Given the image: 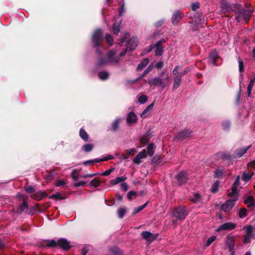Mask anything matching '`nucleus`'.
I'll return each instance as SVG.
<instances>
[{"instance_id":"nucleus-45","label":"nucleus","mask_w":255,"mask_h":255,"mask_svg":"<svg viewBox=\"0 0 255 255\" xmlns=\"http://www.w3.org/2000/svg\"><path fill=\"white\" fill-rule=\"evenodd\" d=\"M113 29V32L115 34L118 33L120 30V23H119L118 24L116 23L114 24Z\"/></svg>"},{"instance_id":"nucleus-2","label":"nucleus","mask_w":255,"mask_h":255,"mask_svg":"<svg viewBox=\"0 0 255 255\" xmlns=\"http://www.w3.org/2000/svg\"><path fill=\"white\" fill-rule=\"evenodd\" d=\"M239 185V175L237 176L235 183L231 188V191L229 192L228 195L233 197L234 199H230L225 202L222 205V209L224 212L230 211L235 204V201L238 199V187Z\"/></svg>"},{"instance_id":"nucleus-22","label":"nucleus","mask_w":255,"mask_h":255,"mask_svg":"<svg viewBox=\"0 0 255 255\" xmlns=\"http://www.w3.org/2000/svg\"><path fill=\"white\" fill-rule=\"evenodd\" d=\"M190 200L195 203H198L202 202L201 196L198 193H194L193 196L190 197Z\"/></svg>"},{"instance_id":"nucleus-17","label":"nucleus","mask_w":255,"mask_h":255,"mask_svg":"<svg viewBox=\"0 0 255 255\" xmlns=\"http://www.w3.org/2000/svg\"><path fill=\"white\" fill-rule=\"evenodd\" d=\"M141 236L143 238L149 242L152 241L155 238L153 234L147 231L143 232Z\"/></svg>"},{"instance_id":"nucleus-10","label":"nucleus","mask_w":255,"mask_h":255,"mask_svg":"<svg viewBox=\"0 0 255 255\" xmlns=\"http://www.w3.org/2000/svg\"><path fill=\"white\" fill-rule=\"evenodd\" d=\"M219 59L218 54L215 51L212 52L209 55V59L213 65H218L219 63L218 62Z\"/></svg>"},{"instance_id":"nucleus-54","label":"nucleus","mask_w":255,"mask_h":255,"mask_svg":"<svg viewBox=\"0 0 255 255\" xmlns=\"http://www.w3.org/2000/svg\"><path fill=\"white\" fill-rule=\"evenodd\" d=\"M114 168H111L110 169L107 170L106 171H105L103 173H102V175L103 176H108L112 172H113L114 171Z\"/></svg>"},{"instance_id":"nucleus-16","label":"nucleus","mask_w":255,"mask_h":255,"mask_svg":"<svg viewBox=\"0 0 255 255\" xmlns=\"http://www.w3.org/2000/svg\"><path fill=\"white\" fill-rule=\"evenodd\" d=\"M241 13L245 22H247L250 19V17L252 13V11L251 9H243L242 11H241L240 9V14Z\"/></svg>"},{"instance_id":"nucleus-41","label":"nucleus","mask_w":255,"mask_h":255,"mask_svg":"<svg viewBox=\"0 0 255 255\" xmlns=\"http://www.w3.org/2000/svg\"><path fill=\"white\" fill-rule=\"evenodd\" d=\"M147 153L149 156H152L153 154L154 150L153 144L150 143L147 146Z\"/></svg>"},{"instance_id":"nucleus-32","label":"nucleus","mask_w":255,"mask_h":255,"mask_svg":"<svg viewBox=\"0 0 255 255\" xmlns=\"http://www.w3.org/2000/svg\"><path fill=\"white\" fill-rule=\"evenodd\" d=\"M226 243L228 246L230 251H231L234 247V240L232 237H228L226 241Z\"/></svg>"},{"instance_id":"nucleus-56","label":"nucleus","mask_w":255,"mask_h":255,"mask_svg":"<svg viewBox=\"0 0 255 255\" xmlns=\"http://www.w3.org/2000/svg\"><path fill=\"white\" fill-rule=\"evenodd\" d=\"M65 184V183L63 180H58L57 181V182L56 183V185L58 187H59L61 186H63Z\"/></svg>"},{"instance_id":"nucleus-5","label":"nucleus","mask_w":255,"mask_h":255,"mask_svg":"<svg viewBox=\"0 0 255 255\" xmlns=\"http://www.w3.org/2000/svg\"><path fill=\"white\" fill-rule=\"evenodd\" d=\"M253 227L249 226L246 228V233L244 236V243L248 244L250 243L251 239H255V235L253 233Z\"/></svg>"},{"instance_id":"nucleus-24","label":"nucleus","mask_w":255,"mask_h":255,"mask_svg":"<svg viewBox=\"0 0 255 255\" xmlns=\"http://www.w3.org/2000/svg\"><path fill=\"white\" fill-rule=\"evenodd\" d=\"M126 152L127 153V154H123L122 156L124 159H127L129 155H134L136 152V150L135 148H130L127 149L126 150Z\"/></svg>"},{"instance_id":"nucleus-14","label":"nucleus","mask_w":255,"mask_h":255,"mask_svg":"<svg viewBox=\"0 0 255 255\" xmlns=\"http://www.w3.org/2000/svg\"><path fill=\"white\" fill-rule=\"evenodd\" d=\"M176 178L180 184L185 182L187 179V173L184 171L181 172L177 175Z\"/></svg>"},{"instance_id":"nucleus-9","label":"nucleus","mask_w":255,"mask_h":255,"mask_svg":"<svg viewBox=\"0 0 255 255\" xmlns=\"http://www.w3.org/2000/svg\"><path fill=\"white\" fill-rule=\"evenodd\" d=\"M239 153L236 154H230L227 153L220 152L218 153L217 156L219 158H221L223 160H231L233 158H237L238 157Z\"/></svg>"},{"instance_id":"nucleus-40","label":"nucleus","mask_w":255,"mask_h":255,"mask_svg":"<svg viewBox=\"0 0 255 255\" xmlns=\"http://www.w3.org/2000/svg\"><path fill=\"white\" fill-rule=\"evenodd\" d=\"M117 212L119 217L120 218H122L125 216L126 210L125 208H120L118 210Z\"/></svg>"},{"instance_id":"nucleus-60","label":"nucleus","mask_w":255,"mask_h":255,"mask_svg":"<svg viewBox=\"0 0 255 255\" xmlns=\"http://www.w3.org/2000/svg\"><path fill=\"white\" fill-rule=\"evenodd\" d=\"M248 168L251 169H255V160L250 162L248 164Z\"/></svg>"},{"instance_id":"nucleus-47","label":"nucleus","mask_w":255,"mask_h":255,"mask_svg":"<svg viewBox=\"0 0 255 255\" xmlns=\"http://www.w3.org/2000/svg\"><path fill=\"white\" fill-rule=\"evenodd\" d=\"M106 40L107 42L109 44V45L111 46L113 44V38L112 36L109 34H107L106 35Z\"/></svg>"},{"instance_id":"nucleus-8","label":"nucleus","mask_w":255,"mask_h":255,"mask_svg":"<svg viewBox=\"0 0 255 255\" xmlns=\"http://www.w3.org/2000/svg\"><path fill=\"white\" fill-rule=\"evenodd\" d=\"M58 246L64 250H69L70 249L69 242L65 238H61L57 242Z\"/></svg>"},{"instance_id":"nucleus-42","label":"nucleus","mask_w":255,"mask_h":255,"mask_svg":"<svg viewBox=\"0 0 255 255\" xmlns=\"http://www.w3.org/2000/svg\"><path fill=\"white\" fill-rule=\"evenodd\" d=\"M147 204V202L145 203L144 205L141 206H139L137 208H135L133 210V214H136L137 213H138V212H139L140 211H141V210H142L146 206Z\"/></svg>"},{"instance_id":"nucleus-43","label":"nucleus","mask_w":255,"mask_h":255,"mask_svg":"<svg viewBox=\"0 0 255 255\" xmlns=\"http://www.w3.org/2000/svg\"><path fill=\"white\" fill-rule=\"evenodd\" d=\"M93 145L91 144H86L83 146V150L86 152H89L92 150Z\"/></svg>"},{"instance_id":"nucleus-58","label":"nucleus","mask_w":255,"mask_h":255,"mask_svg":"<svg viewBox=\"0 0 255 255\" xmlns=\"http://www.w3.org/2000/svg\"><path fill=\"white\" fill-rule=\"evenodd\" d=\"M25 190L27 193H33L34 191V188L31 186H29L27 187L25 189Z\"/></svg>"},{"instance_id":"nucleus-31","label":"nucleus","mask_w":255,"mask_h":255,"mask_svg":"<svg viewBox=\"0 0 255 255\" xmlns=\"http://www.w3.org/2000/svg\"><path fill=\"white\" fill-rule=\"evenodd\" d=\"M223 175V169H222V168H218L215 171L214 176L215 178H220Z\"/></svg>"},{"instance_id":"nucleus-28","label":"nucleus","mask_w":255,"mask_h":255,"mask_svg":"<svg viewBox=\"0 0 255 255\" xmlns=\"http://www.w3.org/2000/svg\"><path fill=\"white\" fill-rule=\"evenodd\" d=\"M255 82V78H253L251 80L250 84L248 86L247 92H248V95L249 97L250 96V95H251V92H252V88L254 85Z\"/></svg>"},{"instance_id":"nucleus-13","label":"nucleus","mask_w":255,"mask_h":255,"mask_svg":"<svg viewBox=\"0 0 255 255\" xmlns=\"http://www.w3.org/2000/svg\"><path fill=\"white\" fill-rule=\"evenodd\" d=\"M191 133V131L188 129L184 130L179 132L175 138L179 140H183L188 137L190 135Z\"/></svg>"},{"instance_id":"nucleus-44","label":"nucleus","mask_w":255,"mask_h":255,"mask_svg":"<svg viewBox=\"0 0 255 255\" xmlns=\"http://www.w3.org/2000/svg\"><path fill=\"white\" fill-rule=\"evenodd\" d=\"M219 186V181H216L214 183V184L212 185V187L211 189V191L213 193H215L217 191L218 188Z\"/></svg>"},{"instance_id":"nucleus-19","label":"nucleus","mask_w":255,"mask_h":255,"mask_svg":"<svg viewBox=\"0 0 255 255\" xmlns=\"http://www.w3.org/2000/svg\"><path fill=\"white\" fill-rule=\"evenodd\" d=\"M153 103L150 104L147 108H146L143 112L141 114L140 117L142 118H145L150 113V110L153 108Z\"/></svg>"},{"instance_id":"nucleus-50","label":"nucleus","mask_w":255,"mask_h":255,"mask_svg":"<svg viewBox=\"0 0 255 255\" xmlns=\"http://www.w3.org/2000/svg\"><path fill=\"white\" fill-rule=\"evenodd\" d=\"M250 145L247 147H242L240 149V157L243 156L247 152V150L250 147Z\"/></svg>"},{"instance_id":"nucleus-4","label":"nucleus","mask_w":255,"mask_h":255,"mask_svg":"<svg viewBox=\"0 0 255 255\" xmlns=\"http://www.w3.org/2000/svg\"><path fill=\"white\" fill-rule=\"evenodd\" d=\"M172 214L174 217L181 220L184 219L187 215L185 208L183 207L175 208L173 210Z\"/></svg>"},{"instance_id":"nucleus-49","label":"nucleus","mask_w":255,"mask_h":255,"mask_svg":"<svg viewBox=\"0 0 255 255\" xmlns=\"http://www.w3.org/2000/svg\"><path fill=\"white\" fill-rule=\"evenodd\" d=\"M223 128L224 130H228L230 127V123L229 121H225L222 123Z\"/></svg>"},{"instance_id":"nucleus-25","label":"nucleus","mask_w":255,"mask_h":255,"mask_svg":"<svg viewBox=\"0 0 255 255\" xmlns=\"http://www.w3.org/2000/svg\"><path fill=\"white\" fill-rule=\"evenodd\" d=\"M149 63V59L148 58L144 59L142 62L138 64L137 67V70L138 71L142 70Z\"/></svg>"},{"instance_id":"nucleus-35","label":"nucleus","mask_w":255,"mask_h":255,"mask_svg":"<svg viewBox=\"0 0 255 255\" xmlns=\"http://www.w3.org/2000/svg\"><path fill=\"white\" fill-rule=\"evenodd\" d=\"M46 196V193L44 192L39 191L35 195L34 198L38 200H40L43 197Z\"/></svg>"},{"instance_id":"nucleus-21","label":"nucleus","mask_w":255,"mask_h":255,"mask_svg":"<svg viewBox=\"0 0 255 255\" xmlns=\"http://www.w3.org/2000/svg\"><path fill=\"white\" fill-rule=\"evenodd\" d=\"M137 117L136 115L132 112L129 113L127 117V122L129 124L134 123L136 122Z\"/></svg>"},{"instance_id":"nucleus-18","label":"nucleus","mask_w":255,"mask_h":255,"mask_svg":"<svg viewBox=\"0 0 255 255\" xmlns=\"http://www.w3.org/2000/svg\"><path fill=\"white\" fill-rule=\"evenodd\" d=\"M253 175V172H247L245 171L243 173L242 180L245 182H247L251 179Z\"/></svg>"},{"instance_id":"nucleus-15","label":"nucleus","mask_w":255,"mask_h":255,"mask_svg":"<svg viewBox=\"0 0 255 255\" xmlns=\"http://www.w3.org/2000/svg\"><path fill=\"white\" fill-rule=\"evenodd\" d=\"M181 18V12L179 10L175 11L171 18L172 22L174 24H177Z\"/></svg>"},{"instance_id":"nucleus-12","label":"nucleus","mask_w":255,"mask_h":255,"mask_svg":"<svg viewBox=\"0 0 255 255\" xmlns=\"http://www.w3.org/2000/svg\"><path fill=\"white\" fill-rule=\"evenodd\" d=\"M146 157V152L145 149L142 150V151L138 153L136 156L133 158V161L135 163L139 164L141 162V160Z\"/></svg>"},{"instance_id":"nucleus-30","label":"nucleus","mask_w":255,"mask_h":255,"mask_svg":"<svg viewBox=\"0 0 255 255\" xmlns=\"http://www.w3.org/2000/svg\"><path fill=\"white\" fill-rule=\"evenodd\" d=\"M121 119H116L112 123V129L115 131L118 128H119V126L121 123Z\"/></svg>"},{"instance_id":"nucleus-63","label":"nucleus","mask_w":255,"mask_h":255,"mask_svg":"<svg viewBox=\"0 0 255 255\" xmlns=\"http://www.w3.org/2000/svg\"><path fill=\"white\" fill-rule=\"evenodd\" d=\"M103 158V161H108L110 159H113L114 158V156L112 155H108Z\"/></svg>"},{"instance_id":"nucleus-51","label":"nucleus","mask_w":255,"mask_h":255,"mask_svg":"<svg viewBox=\"0 0 255 255\" xmlns=\"http://www.w3.org/2000/svg\"><path fill=\"white\" fill-rule=\"evenodd\" d=\"M191 7L192 10L196 11L199 7V3L198 2L193 3Z\"/></svg>"},{"instance_id":"nucleus-26","label":"nucleus","mask_w":255,"mask_h":255,"mask_svg":"<svg viewBox=\"0 0 255 255\" xmlns=\"http://www.w3.org/2000/svg\"><path fill=\"white\" fill-rule=\"evenodd\" d=\"M155 53V55L156 56H160L162 54V48L161 47V43L160 41L158 42L156 45Z\"/></svg>"},{"instance_id":"nucleus-46","label":"nucleus","mask_w":255,"mask_h":255,"mask_svg":"<svg viewBox=\"0 0 255 255\" xmlns=\"http://www.w3.org/2000/svg\"><path fill=\"white\" fill-rule=\"evenodd\" d=\"M47 245L48 247L58 246L57 243L54 240H48L47 241Z\"/></svg>"},{"instance_id":"nucleus-53","label":"nucleus","mask_w":255,"mask_h":255,"mask_svg":"<svg viewBox=\"0 0 255 255\" xmlns=\"http://www.w3.org/2000/svg\"><path fill=\"white\" fill-rule=\"evenodd\" d=\"M121 186L123 190L124 191H127L128 189V185L125 182H123L121 184Z\"/></svg>"},{"instance_id":"nucleus-48","label":"nucleus","mask_w":255,"mask_h":255,"mask_svg":"<svg viewBox=\"0 0 255 255\" xmlns=\"http://www.w3.org/2000/svg\"><path fill=\"white\" fill-rule=\"evenodd\" d=\"M247 210L245 208L240 209V218H244L247 216Z\"/></svg>"},{"instance_id":"nucleus-38","label":"nucleus","mask_w":255,"mask_h":255,"mask_svg":"<svg viewBox=\"0 0 255 255\" xmlns=\"http://www.w3.org/2000/svg\"><path fill=\"white\" fill-rule=\"evenodd\" d=\"M99 78L101 80H106L109 77V73L107 72L103 71L99 74Z\"/></svg>"},{"instance_id":"nucleus-59","label":"nucleus","mask_w":255,"mask_h":255,"mask_svg":"<svg viewBox=\"0 0 255 255\" xmlns=\"http://www.w3.org/2000/svg\"><path fill=\"white\" fill-rule=\"evenodd\" d=\"M76 170H74L71 174V176L74 181H76L78 179V176L75 174Z\"/></svg>"},{"instance_id":"nucleus-61","label":"nucleus","mask_w":255,"mask_h":255,"mask_svg":"<svg viewBox=\"0 0 255 255\" xmlns=\"http://www.w3.org/2000/svg\"><path fill=\"white\" fill-rule=\"evenodd\" d=\"M89 249L88 247L85 246L81 251V254L82 255H85L88 252Z\"/></svg>"},{"instance_id":"nucleus-36","label":"nucleus","mask_w":255,"mask_h":255,"mask_svg":"<svg viewBox=\"0 0 255 255\" xmlns=\"http://www.w3.org/2000/svg\"><path fill=\"white\" fill-rule=\"evenodd\" d=\"M216 239V237L215 236H212L211 237H210V238H209L207 241H206V243L205 244V246L206 247H209L210 246L212 243H213L215 240Z\"/></svg>"},{"instance_id":"nucleus-62","label":"nucleus","mask_w":255,"mask_h":255,"mask_svg":"<svg viewBox=\"0 0 255 255\" xmlns=\"http://www.w3.org/2000/svg\"><path fill=\"white\" fill-rule=\"evenodd\" d=\"M155 67L158 69L162 68L163 66V62L162 61H159L155 65Z\"/></svg>"},{"instance_id":"nucleus-11","label":"nucleus","mask_w":255,"mask_h":255,"mask_svg":"<svg viewBox=\"0 0 255 255\" xmlns=\"http://www.w3.org/2000/svg\"><path fill=\"white\" fill-rule=\"evenodd\" d=\"M159 81L160 87H161L162 89L165 88L167 86H169L170 82L168 74H166L165 77L164 78H161L159 77Z\"/></svg>"},{"instance_id":"nucleus-1","label":"nucleus","mask_w":255,"mask_h":255,"mask_svg":"<svg viewBox=\"0 0 255 255\" xmlns=\"http://www.w3.org/2000/svg\"><path fill=\"white\" fill-rule=\"evenodd\" d=\"M137 46V40L135 37L130 38L127 42V48L123 51L121 52L119 56H116L117 50L113 49L110 50L107 55V58L106 59L100 58L99 59L97 64L99 66H103L108 64H116L118 63L120 57L124 56L127 52V50H129L132 51Z\"/></svg>"},{"instance_id":"nucleus-52","label":"nucleus","mask_w":255,"mask_h":255,"mask_svg":"<svg viewBox=\"0 0 255 255\" xmlns=\"http://www.w3.org/2000/svg\"><path fill=\"white\" fill-rule=\"evenodd\" d=\"M228 3L227 2L223 3L221 5V7L222 9V10L224 11V12H226L229 10L228 8Z\"/></svg>"},{"instance_id":"nucleus-37","label":"nucleus","mask_w":255,"mask_h":255,"mask_svg":"<svg viewBox=\"0 0 255 255\" xmlns=\"http://www.w3.org/2000/svg\"><path fill=\"white\" fill-rule=\"evenodd\" d=\"M28 207L27 204L24 201L22 204L19 206L17 213L19 214H21L22 212L24 211V210L27 209Z\"/></svg>"},{"instance_id":"nucleus-3","label":"nucleus","mask_w":255,"mask_h":255,"mask_svg":"<svg viewBox=\"0 0 255 255\" xmlns=\"http://www.w3.org/2000/svg\"><path fill=\"white\" fill-rule=\"evenodd\" d=\"M180 69V68L178 66H176L172 71L173 74L175 76L174 78V83L173 85V89H176L179 87L182 80L183 74L179 73V71Z\"/></svg>"},{"instance_id":"nucleus-55","label":"nucleus","mask_w":255,"mask_h":255,"mask_svg":"<svg viewBox=\"0 0 255 255\" xmlns=\"http://www.w3.org/2000/svg\"><path fill=\"white\" fill-rule=\"evenodd\" d=\"M135 195H136L135 192L131 191L128 193V199L131 200L132 199V196H134Z\"/></svg>"},{"instance_id":"nucleus-27","label":"nucleus","mask_w":255,"mask_h":255,"mask_svg":"<svg viewBox=\"0 0 255 255\" xmlns=\"http://www.w3.org/2000/svg\"><path fill=\"white\" fill-rule=\"evenodd\" d=\"M127 177L122 176V177H118L116 178L111 181V183L113 185H116L120 182H123L127 179Z\"/></svg>"},{"instance_id":"nucleus-20","label":"nucleus","mask_w":255,"mask_h":255,"mask_svg":"<svg viewBox=\"0 0 255 255\" xmlns=\"http://www.w3.org/2000/svg\"><path fill=\"white\" fill-rule=\"evenodd\" d=\"M148 84L150 86L160 87L159 77H156L149 80L147 82Z\"/></svg>"},{"instance_id":"nucleus-23","label":"nucleus","mask_w":255,"mask_h":255,"mask_svg":"<svg viewBox=\"0 0 255 255\" xmlns=\"http://www.w3.org/2000/svg\"><path fill=\"white\" fill-rule=\"evenodd\" d=\"M244 203L249 207L255 205L254 198L252 196H249L244 200Z\"/></svg>"},{"instance_id":"nucleus-34","label":"nucleus","mask_w":255,"mask_h":255,"mask_svg":"<svg viewBox=\"0 0 255 255\" xmlns=\"http://www.w3.org/2000/svg\"><path fill=\"white\" fill-rule=\"evenodd\" d=\"M147 100V97L146 95L140 94L138 96V101L141 104L145 103Z\"/></svg>"},{"instance_id":"nucleus-6","label":"nucleus","mask_w":255,"mask_h":255,"mask_svg":"<svg viewBox=\"0 0 255 255\" xmlns=\"http://www.w3.org/2000/svg\"><path fill=\"white\" fill-rule=\"evenodd\" d=\"M102 34L103 31L101 29H97L93 33L92 41L95 47H98L100 45Z\"/></svg>"},{"instance_id":"nucleus-33","label":"nucleus","mask_w":255,"mask_h":255,"mask_svg":"<svg viewBox=\"0 0 255 255\" xmlns=\"http://www.w3.org/2000/svg\"><path fill=\"white\" fill-rule=\"evenodd\" d=\"M80 136L85 141H87L88 139V134L82 128L80 130Z\"/></svg>"},{"instance_id":"nucleus-39","label":"nucleus","mask_w":255,"mask_h":255,"mask_svg":"<svg viewBox=\"0 0 255 255\" xmlns=\"http://www.w3.org/2000/svg\"><path fill=\"white\" fill-rule=\"evenodd\" d=\"M100 184V181L97 178L93 179L90 183V185L91 186H93L95 188L98 187Z\"/></svg>"},{"instance_id":"nucleus-7","label":"nucleus","mask_w":255,"mask_h":255,"mask_svg":"<svg viewBox=\"0 0 255 255\" xmlns=\"http://www.w3.org/2000/svg\"><path fill=\"white\" fill-rule=\"evenodd\" d=\"M236 227L235 224L231 222H227L220 225L216 230L217 232L226 230H232Z\"/></svg>"},{"instance_id":"nucleus-57","label":"nucleus","mask_w":255,"mask_h":255,"mask_svg":"<svg viewBox=\"0 0 255 255\" xmlns=\"http://www.w3.org/2000/svg\"><path fill=\"white\" fill-rule=\"evenodd\" d=\"M86 182L85 181H82L80 182L75 183L74 185L75 187H78L81 186H84L86 184Z\"/></svg>"},{"instance_id":"nucleus-64","label":"nucleus","mask_w":255,"mask_h":255,"mask_svg":"<svg viewBox=\"0 0 255 255\" xmlns=\"http://www.w3.org/2000/svg\"><path fill=\"white\" fill-rule=\"evenodd\" d=\"M148 139H147V137H144L140 139V141L141 143L145 144L148 142Z\"/></svg>"},{"instance_id":"nucleus-29","label":"nucleus","mask_w":255,"mask_h":255,"mask_svg":"<svg viewBox=\"0 0 255 255\" xmlns=\"http://www.w3.org/2000/svg\"><path fill=\"white\" fill-rule=\"evenodd\" d=\"M153 65H150L143 72V73L139 76V78L135 80V81H137L138 79H140L144 77L145 75H146L150 71H151L153 69Z\"/></svg>"}]
</instances>
